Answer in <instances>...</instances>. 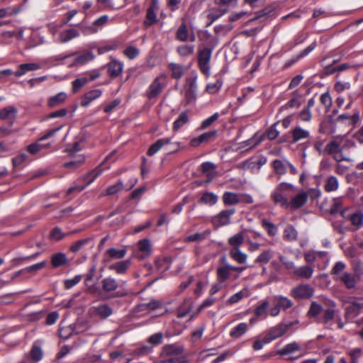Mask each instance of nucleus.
<instances>
[{
    "label": "nucleus",
    "instance_id": "nucleus-1",
    "mask_svg": "<svg viewBox=\"0 0 363 363\" xmlns=\"http://www.w3.org/2000/svg\"><path fill=\"white\" fill-rule=\"evenodd\" d=\"M294 186L286 182L278 184L270 195V198L276 205L282 208H289V196L294 191Z\"/></svg>",
    "mask_w": 363,
    "mask_h": 363
},
{
    "label": "nucleus",
    "instance_id": "nucleus-2",
    "mask_svg": "<svg viewBox=\"0 0 363 363\" xmlns=\"http://www.w3.org/2000/svg\"><path fill=\"white\" fill-rule=\"evenodd\" d=\"M196 80L197 74L195 72H192L186 79V84L183 88L185 105L193 104L196 100Z\"/></svg>",
    "mask_w": 363,
    "mask_h": 363
},
{
    "label": "nucleus",
    "instance_id": "nucleus-3",
    "mask_svg": "<svg viewBox=\"0 0 363 363\" xmlns=\"http://www.w3.org/2000/svg\"><path fill=\"white\" fill-rule=\"evenodd\" d=\"M119 286L117 280L111 277H108L102 279V290L109 294V298H121L127 295V293L122 291H117Z\"/></svg>",
    "mask_w": 363,
    "mask_h": 363
},
{
    "label": "nucleus",
    "instance_id": "nucleus-4",
    "mask_svg": "<svg viewBox=\"0 0 363 363\" xmlns=\"http://www.w3.org/2000/svg\"><path fill=\"white\" fill-rule=\"evenodd\" d=\"M363 310V298H352L347 301V306L345 308V318L347 320L352 321Z\"/></svg>",
    "mask_w": 363,
    "mask_h": 363
},
{
    "label": "nucleus",
    "instance_id": "nucleus-5",
    "mask_svg": "<svg viewBox=\"0 0 363 363\" xmlns=\"http://www.w3.org/2000/svg\"><path fill=\"white\" fill-rule=\"evenodd\" d=\"M211 53L212 50L210 48H205L199 51L198 56V63L199 69L206 76L209 75V62L211 60Z\"/></svg>",
    "mask_w": 363,
    "mask_h": 363
},
{
    "label": "nucleus",
    "instance_id": "nucleus-6",
    "mask_svg": "<svg viewBox=\"0 0 363 363\" xmlns=\"http://www.w3.org/2000/svg\"><path fill=\"white\" fill-rule=\"evenodd\" d=\"M290 325L279 323L269 329L264 335V342H271L278 337L283 336L289 329Z\"/></svg>",
    "mask_w": 363,
    "mask_h": 363
},
{
    "label": "nucleus",
    "instance_id": "nucleus-7",
    "mask_svg": "<svg viewBox=\"0 0 363 363\" xmlns=\"http://www.w3.org/2000/svg\"><path fill=\"white\" fill-rule=\"evenodd\" d=\"M314 290L308 284H302L294 287L291 292L295 298H309L313 295Z\"/></svg>",
    "mask_w": 363,
    "mask_h": 363
},
{
    "label": "nucleus",
    "instance_id": "nucleus-8",
    "mask_svg": "<svg viewBox=\"0 0 363 363\" xmlns=\"http://www.w3.org/2000/svg\"><path fill=\"white\" fill-rule=\"evenodd\" d=\"M183 352L184 347L177 344L166 345L162 348V354L169 357V361L173 359H179L182 356Z\"/></svg>",
    "mask_w": 363,
    "mask_h": 363
},
{
    "label": "nucleus",
    "instance_id": "nucleus-9",
    "mask_svg": "<svg viewBox=\"0 0 363 363\" xmlns=\"http://www.w3.org/2000/svg\"><path fill=\"white\" fill-rule=\"evenodd\" d=\"M102 172V170L100 169V167H97L95 169L89 172L84 178L83 179H86L89 177H91V179L87 182V183L84 186H78L75 185L68 189L67 191V194H71L74 191H82L83 189H85L86 186L91 184Z\"/></svg>",
    "mask_w": 363,
    "mask_h": 363
},
{
    "label": "nucleus",
    "instance_id": "nucleus-10",
    "mask_svg": "<svg viewBox=\"0 0 363 363\" xmlns=\"http://www.w3.org/2000/svg\"><path fill=\"white\" fill-rule=\"evenodd\" d=\"M235 213V209H226L220 211L213 218V223L216 226H223L230 223V217Z\"/></svg>",
    "mask_w": 363,
    "mask_h": 363
},
{
    "label": "nucleus",
    "instance_id": "nucleus-11",
    "mask_svg": "<svg viewBox=\"0 0 363 363\" xmlns=\"http://www.w3.org/2000/svg\"><path fill=\"white\" fill-rule=\"evenodd\" d=\"M162 78H164V75L156 77L150 85L146 94L149 99L155 98L162 92L164 88V84L161 82Z\"/></svg>",
    "mask_w": 363,
    "mask_h": 363
},
{
    "label": "nucleus",
    "instance_id": "nucleus-12",
    "mask_svg": "<svg viewBox=\"0 0 363 363\" xmlns=\"http://www.w3.org/2000/svg\"><path fill=\"white\" fill-rule=\"evenodd\" d=\"M89 311L101 319H106L113 314V309L106 303L92 306Z\"/></svg>",
    "mask_w": 363,
    "mask_h": 363
},
{
    "label": "nucleus",
    "instance_id": "nucleus-13",
    "mask_svg": "<svg viewBox=\"0 0 363 363\" xmlns=\"http://www.w3.org/2000/svg\"><path fill=\"white\" fill-rule=\"evenodd\" d=\"M308 193L301 191L292 197L289 201V208L291 210H296L303 206L308 201Z\"/></svg>",
    "mask_w": 363,
    "mask_h": 363
},
{
    "label": "nucleus",
    "instance_id": "nucleus-14",
    "mask_svg": "<svg viewBox=\"0 0 363 363\" xmlns=\"http://www.w3.org/2000/svg\"><path fill=\"white\" fill-rule=\"evenodd\" d=\"M18 109L13 106H8L0 109V119L7 121L11 126L17 116Z\"/></svg>",
    "mask_w": 363,
    "mask_h": 363
},
{
    "label": "nucleus",
    "instance_id": "nucleus-15",
    "mask_svg": "<svg viewBox=\"0 0 363 363\" xmlns=\"http://www.w3.org/2000/svg\"><path fill=\"white\" fill-rule=\"evenodd\" d=\"M158 9L157 0H152L151 4L147 10L144 24L146 26H151L157 21L156 11Z\"/></svg>",
    "mask_w": 363,
    "mask_h": 363
},
{
    "label": "nucleus",
    "instance_id": "nucleus-16",
    "mask_svg": "<svg viewBox=\"0 0 363 363\" xmlns=\"http://www.w3.org/2000/svg\"><path fill=\"white\" fill-rule=\"evenodd\" d=\"M313 267L311 265H303L296 267L292 274L298 279L308 280L313 277Z\"/></svg>",
    "mask_w": 363,
    "mask_h": 363
},
{
    "label": "nucleus",
    "instance_id": "nucleus-17",
    "mask_svg": "<svg viewBox=\"0 0 363 363\" xmlns=\"http://www.w3.org/2000/svg\"><path fill=\"white\" fill-rule=\"evenodd\" d=\"M291 134L292 142L294 143L308 139L311 136L310 132L308 130L303 128L300 125H296L293 129H291Z\"/></svg>",
    "mask_w": 363,
    "mask_h": 363
},
{
    "label": "nucleus",
    "instance_id": "nucleus-18",
    "mask_svg": "<svg viewBox=\"0 0 363 363\" xmlns=\"http://www.w3.org/2000/svg\"><path fill=\"white\" fill-rule=\"evenodd\" d=\"M138 246L139 253L136 255V256L139 259H143L150 255L152 252V246L150 241L148 239L140 240L138 243Z\"/></svg>",
    "mask_w": 363,
    "mask_h": 363
},
{
    "label": "nucleus",
    "instance_id": "nucleus-19",
    "mask_svg": "<svg viewBox=\"0 0 363 363\" xmlns=\"http://www.w3.org/2000/svg\"><path fill=\"white\" fill-rule=\"evenodd\" d=\"M131 264V259H128L114 262L108 266V269L113 271L117 274H124L126 273Z\"/></svg>",
    "mask_w": 363,
    "mask_h": 363
},
{
    "label": "nucleus",
    "instance_id": "nucleus-20",
    "mask_svg": "<svg viewBox=\"0 0 363 363\" xmlns=\"http://www.w3.org/2000/svg\"><path fill=\"white\" fill-rule=\"evenodd\" d=\"M176 38L178 40L182 42H186L188 40L191 42H194L196 40V37L194 33L189 34L185 23L181 24L178 28L176 33Z\"/></svg>",
    "mask_w": 363,
    "mask_h": 363
},
{
    "label": "nucleus",
    "instance_id": "nucleus-21",
    "mask_svg": "<svg viewBox=\"0 0 363 363\" xmlns=\"http://www.w3.org/2000/svg\"><path fill=\"white\" fill-rule=\"evenodd\" d=\"M329 306L330 307L328 308L324 311L323 315L318 318V323L325 325L335 317L336 311L335 308L336 306V303L333 301H330Z\"/></svg>",
    "mask_w": 363,
    "mask_h": 363
},
{
    "label": "nucleus",
    "instance_id": "nucleus-22",
    "mask_svg": "<svg viewBox=\"0 0 363 363\" xmlns=\"http://www.w3.org/2000/svg\"><path fill=\"white\" fill-rule=\"evenodd\" d=\"M347 220L351 223V225L355 230L363 227V212L361 210L355 211L347 217Z\"/></svg>",
    "mask_w": 363,
    "mask_h": 363
},
{
    "label": "nucleus",
    "instance_id": "nucleus-23",
    "mask_svg": "<svg viewBox=\"0 0 363 363\" xmlns=\"http://www.w3.org/2000/svg\"><path fill=\"white\" fill-rule=\"evenodd\" d=\"M30 359L33 362H37L43 359L44 352L39 341H36L32 345L29 352Z\"/></svg>",
    "mask_w": 363,
    "mask_h": 363
},
{
    "label": "nucleus",
    "instance_id": "nucleus-24",
    "mask_svg": "<svg viewBox=\"0 0 363 363\" xmlns=\"http://www.w3.org/2000/svg\"><path fill=\"white\" fill-rule=\"evenodd\" d=\"M168 67L172 72V77L176 79H181L188 69L187 67L174 62L169 63Z\"/></svg>",
    "mask_w": 363,
    "mask_h": 363
},
{
    "label": "nucleus",
    "instance_id": "nucleus-25",
    "mask_svg": "<svg viewBox=\"0 0 363 363\" xmlns=\"http://www.w3.org/2000/svg\"><path fill=\"white\" fill-rule=\"evenodd\" d=\"M231 265L225 264L217 268L216 276L218 281L223 283L230 277Z\"/></svg>",
    "mask_w": 363,
    "mask_h": 363
},
{
    "label": "nucleus",
    "instance_id": "nucleus-26",
    "mask_svg": "<svg viewBox=\"0 0 363 363\" xmlns=\"http://www.w3.org/2000/svg\"><path fill=\"white\" fill-rule=\"evenodd\" d=\"M50 262L53 267L58 268L67 265L68 259L65 253L57 252L52 255Z\"/></svg>",
    "mask_w": 363,
    "mask_h": 363
},
{
    "label": "nucleus",
    "instance_id": "nucleus-27",
    "mask_svg": "<svg viewBox=\"0 0 363 363\" xmlns=\"http://www.w3.org/2000/svg\"><path fill=\"white\" fill-rule=\"evenodd\" d=\"M216 165L211 162H206L201 164V170L208 177L207 182H211L216 175Z\"/></svg>",
    "mask_w": 363,
    "mask_h": 363
},
{
    "label": "nucleus",
    "instance_id": "nucleus-28",
    "mask_svg": "<svg viewBox=\"0 0 363 363\" xmlns=\"http://www.w3.org/2000/svg\"><path fill=\"white\" fill-rule=\"evenodd\" d=\"M102 91L100 89H94L86 92L82 99L81 106H87L92 101L100 97Z\"/></svg>",
    "mask_w": 363,
    "mask_h": 363
},
{
    "label": "nucleus",
    "instance_id": "nucleus-29",
    "mask_svg": "<svg viewBox=\"0 0 363 363\" xmlns=\"http://www.w3.org/2000/svg\"><path fill=\"white\" fill-rule=\"evenodd\" d=\"M79 36V32L74 28H69L62 31L59 35L60 42L62 43H67L74 38Z\"/></svg>",
    "mask_w": 363,
    "mask_h": 363
},
{
    "label": "nucleus",
    "instance_id": "nucleus-30",
    "mask_svg": "<svg viewBox=\"0 0 363 363\" xmlns=\"http://www.w3.org/2000/svg\"><path fill=\"white\" fill-rule=\"evenodd\" d=\"M106 253L108 256L106 259V261L109 262L111 259H121L123 258L127 253V250L125 248L116 249L114 247H111L107 250Z\"/></svg>",
    "mask_w": 363,
    "mask_h": 363
},
{
    "label": "nucleus",
    "instance_id": "nucleus-31",
    "mask_svg": "<svg viewBox=\"0 0 363 363\" xmlns=\"http://www.w3.org/2000/svg\"><path fill=\"white\" fill-rule=\"evenodd\" d=\"M315 104L314 98H311L307 103V106L298 114L301 121L303 122H309L312 118L311 108Z\"/></svg>",
    "mask_w": 363,
    "mask_h": 363
},
{
    "label": "nucleus",
    "instance_id": "nucleus-32",
    "mask_svg": "<svg viewBox=\"0 0 363 363\" xmlns=\"http://www.w3.org/2000/svg\"><path fill=\"white\" fill-rule=\"evenodd\" d=\"M299 352L298 355H301V347L297 342H291L286 345L284 347L278 351L280 355H286Z\"/></svg>",
    "mask_w": 363,
    "mask_h": 363
},
{
    "label": "nucleus",
    "instance_id": "nucleus-33",
    "mask_svg": "<svg viewBox=\"0 0 363 363\" xmlns=\"http://www.w3.org/2000/svg\"><path fill=\"white\" fill-rule=\"evenodd\" d=\"M123 64L117 60H113L108 64V73L111 77H117L123 72Z\"/></svg>",
    "mask_w": 363,
    "mask_h": 363
},
{
    "label": "nucleus",
    "instance_id": "nucleus-34",
    "mask_svg": "<svg viewBox=\"0 0 363 363\" xmlns=\"http://www.w3.org/2000/svg\"><path fill=\"white\" fill-rule=\"evenodd\" d=\"M193 308L191 299H185L177 310V315L179 318L186 317Z\"/></svg>",
    "mask_w": 363,
    "mask_h": 363
},
{
    "label": "nucleus",
    "instance_id": "nucleus-35",
    "mask_svg": "<svg viewBox=\"0 0 363 363\" xmlns=\"http://www.w3.org/2000/svg\"><path fill=\"white\" fill-rule=\"evenodd\" d=\"M217 133L216 130H212L203 134H201L197 138H195L191 140V145L193 147L199 146L201 143L207 142L211 138H214Z\"/></svg>",
    "mask_w": 363,
    "mask_h": 363
},
{
    "label": "nucleus",
    "instance_id": "nucleus-36",
    "mask_svg": "<svg viewBox=\"0 0 363 363\" xmlns=\"http://www.w3.org/2000/svg\"><path fill=\"white\" fill-rule=\"evenodd\" d=\"M338 278L348 289H354L357 283V279L355 277L348 272H344Z\"/></svg>",
    "mask_w": 363,
    "mask_h": 363
},
{
    "label": "nucleus",
    "instance_id": "nucleus-37",
    "mask_svg": "<svg viewBox=\"0 0 363 363\" xmlns=\"http://www.w3.org/2000/svg\"><path fill=\"white\" fill-rule=\"evenodd\" d=\"M230 257L239 264H244L247 259V255L242 252L240 247H233L229 252Z\"/></svg>",
    "mask_w": 363,
    "mask_h": 363
},
{
    "label": "nucleus",
    "instance_id": "nucleus-38",
    "mask_svg": "<svg viewBox=\"0 0 363 363\" xmlns=\"http://www.w3.org/2000/svg\"><path fill=\"white\" fill-rule=\"evenodd\" d=\"M222 199L226 206L236 205L241 201L239 194L230 191L225 192Z\"/></svg>",
    "mask_w": 363,
    "mask_h": 363
},
{
    "label": "nucleus",
    "instance_id": "nucleus-39",
    "mask_svg": "<svg viewBox=\"0 0 363 363\" xmlns=\"http://www.w3.org/2000/svg\"><path fill=\"white\" fill-rule=\"evenodd\" d=\"M40 68V65L38 63H26L19 65L18 69L15 72V75L21 77L25 74L27 72L34 71Z\"/></svg>",
    "mask_w": 363,
    "mask_h": 363
},
{
    "label": "nucleus",
    "instance_id": "nucleus-40",
    "mask_svg": "<svg viewBox=\"0 0 363 363\" xmlns=\"http://www.w3.org/2000/svg\"><path fill=\"white\" fill-rule=\"evenodd\" d=\"M172 142L170 138L159 139L149 147L147 154L150 156H152L157 153L164 145L170 144Z\"/></svg>",
    "mask_w": 363,
    "mask_h": 363
},
{
    "label": "nucleus",
    "instance_id": "nucleus-41",
    "mask_svg": "<svg viewBox=\"0 0 363 363\" xmlns=\"http://www.w3.org/2000/svg\"><path fill=\"white\" fill-rule=\"evenodd\" d=\"M289 162L284 160H275L272 162V167L277 174L279 176L284 175L287 170Z\"/></svg>",
    "mask_w": 363,
    "mask_h": 363
},
{
    "label": "nucleus",
    "instance_id": "nucleus-42",
    "mask_svg": "<svg viewBox=\"0 0 363 363\" xmlns=\"http://www.w3.org/2000/svg\"><path fill=\"white\" fill-rule=\"evenodd\" d=\"M272 11V7L267 6L262 10L256 12L255 16L251 19H250L245 24L249 25L251 22H253L255 21H264L269 16V13H271Z\"/></svg>",
    "mask_w": 363,
    "mask_h": 363
},
{
    "label": "nucleus",
    "instance_id": "nucleus-43",
    "mask_svg": "<svg viewBox=\"0 0 363 363\" xmlns=\"http://www.w3.org/2000/svg\"><path fill=\"white\" fill-rule=\"evenodd\" d=\"M248 330V325L245 323H240L230 332V336L234 339H238L243 335Z\"/></svg>",
    "mask_w": 363,
    "mask_h": 363
},
{
    "label": "nucleus",
    "instance_id": "nucleus-44",
    "mask_svg": "<svg viewBox=\"0 0 363 363\" xmlns=\"http://www.w3.org/2000/svg\"><path fill=\"white\" fill-rule=\"evenodd\" d=\"M225 13H226V10L219 9L218 8L210 9L207 15V18L209 21L207 25H211L215 21L218 19Z\"/></svg>",
    "mask_w": 363,
    "mask_h": 363
},
{
    "label": "nucleus",
    "instance_id": "nucleus-45",
    "mask_svg": "<svg viewBox=\"0 0 363 363\" xmlns=\"http://www.w3.org/2000/svg\"><path fill=\"white\" fill-rule=\"evenodd\" d=\"M67 94L65 92H60L55 96L50 97L48 99V105L50 107L57 106L65 101L67 99Z\"/></svg>",
    "mask_w": 363,
    "mask_h": 363
},
{
    "label": "nucleus",
    "instance_id": "nucleus-46",
    "mask_svg": "<svg viewBox=\"0 0 363 363\" xmlns=\"http://www.w3.org/2000/svg\"><path fill=\"white\" fill-rule=\"evenodd\" d=\"M85 157L83 155H78L74 159L69 162H66L64 167L72 170H75L79 168L84 162Z\"/></svg>",
    "mask_w": 363,
    "mask_h": 363
},
{
    "label": "nucleus",
    "instance_id": "nucleus-47",
    "mask_svg": "<svg viewBox=\"0 0 363 363\" xmlns=\"http://www.w3.org/2000/svg\"><path fill=\"white\" fill-rule=\"evenodd\" d=\"M340 144L336 140L330 141L324 148V153L328 155H335L336 153H340Z\"/></svg>",
    "mask_w": 363,
    "mask_h": 363
},
{
    "label": "nucleus",
    "instance_id": "nucleus-48",
    "mask_svg": "<svg viewBox=\"0 0 363 363\" xmlns=\"http://www.w3.org/2000/svg\"><path fill=\"white\" fill-rule=\"evenodd\" d=\"M273 257V252L271 250H266L260 253L255 259V262L259 264H264L269 262Z\"/></svg>",
    "mask_w": 363,
    "mask_h": 363
},
{
    "label": "nucleus",
    "instance_id": "nucleus-49",
    "mask_svg": "<svg viewBox=\"0 0 363 363\" xmlns=\"http://www.w3.org/2000/svg\"><path fill=\"white\" fill-rule=\"evenodd\" d=\"M274 303L280 309L286 310L292 306V302L288 298L279 296L274 297Z\"/></svg>",
    "mask_w": 363,
    "mask_h": 363
},
{
    "label": "nucleus",
    "instance_id": "nucleus-50",
    "mask_svg": "<svg viewBox=\"0 0 363 363\" xmlns=\"http://www.w3.org/2000/svg\"><path fill=\"white\" fill-rule=\"evenodd\" d=\"M46 265H47V262L43 261V262H38L37 264H33L31 266L25 267L24 269H23L21 270V272L23 273H30L32 274H37V272L38 271L45 268L46 267Z\"/></svg>",
    "mask_w": 363,
    "mask_h": 363
},
{
    "label": "nucleus",
    "instance_id": "nucleus-51",
    "mask_svg": "<svg viewBox=\"0 0 363 363\" xmlns=\"http://www.w3.org/2000/svg\"><path fill=\"white\" fill-rule=\"evenodd\" d=\"M189 121V116L186 112H182L179 114L178 118L173 123V130H178L184 125Z\"/></svg>",
    "mask_w": 363,
    "mask_h": 363
},
{
    "label": "nucleus",
    "instance_id": "nucleus-52",
    "mask_svg": "<svg viewBox=\"0 0 363 363\" xmlns=\"http://www.w3.org/2000/svg\"><path fill=\"white\" fill-rule=\"evenodd\" d=\"M94 57V55L91 52H86V53L77 57L74 60L73 65H84L93 60Z\"/></svg>",
    "mask_w": 363,
    "mask_h": 363
},
{
    "label": "nucleus",
    "instance_id": "nucleus-53",
    "mask_svg": "<svg viewBox=\"0 0 363 363\" xmlns=\"http://www.w3.org/2000/svg\"><path fill=\"white\" fill-rule=\"evenodd\" d=\"M244 242V235L242 233H238L233 236L230 237L228 242L233 247H239Z\"/></svg>",
    "mask_w": 363,
    "mask_h": 363
},
{
    "label": "nucleus",
    "instance_id": "nucleus-54",
    "mask_svg": "<svg viewBox=\"0 0 363 363\" xmlns=\"http://www.w3.org/2000/svg\"><path fill=\"white\" fill-rule=\"evenodd\" d=\"M298 232L292 225L288 226L284 231V238L288 241H294L297 239Z\"/></svg>",
    "mask_w": 363,
    "mask_h": 363
},
{
    "label": "nucleus",
    "instance_id": "nucleus-55",
    "mask_svg": "<svg viewBox=\"0 0 363 363\" xmlns=\"http://www.w3.org/2000/svg\"><path fill=\"white\" fill-rule=\"evenodd\" d=\"M215 4L218 6L219 9L226 10V13L228 11V7L232 5L236 6L238 4V0H214Z\"/></svg>",
    "mask_w": 363,
    "mask_h": 363
},
{
    "label": "nucleus",
    "instance_id": "nucleus-56",
    "mask_svg": "<svg viewBox=\"0 0 363 363\" xmlns=\"http://www.w3.org/2000/svg\"><path fill=\"white\" fill-rule=\"evenodd\" d=\"M323 311V307L321 305L315 301H312L311 303L310 308L308 311V315L311 318H317L318 315Z\"/></svg>",
    "mask_w": 363,
    "mask_h": 363
},
{
    "label": "nucleus",
    "instance_id": "nucleus-57",
    "mask_svg": "<svg viewBox=\"0 0 363 363\" xmlns=\"http://www.w3.org/2000/svg\"><path fill=\"white\" fill-rule=\"evenodd\" d=\"M20 11L21 9L19 7L9 6L7 8L0 9V18L17 15Z\"/></svg>",
    "mask_w": 363,
    "mask_h": 363
},
{
    "label": "nucleus",
    "instance_id": "nucleus-58",
    "mask_svg": "<svg viewBox=\"0 0 363 363\" xmlns=\"http://www.w3.org/2000/svg\"><path fill=\"white\" fill-rule=\"evenodd\" d=\"M339 186L337 178L334 176H330L328 178L325 185V189L328 192L333 191L337 189Z\"/></svg>",
    "mask_w": 363,
    "mask_h": 363
},
{
    "label": "nucleus",
    "instance_id": "nucleus-59",
    "mask_svg": "<svg viewBox=\"0 0 363 363\" xmlns=\"http://www.w3.org/2000/svg\"><path fill=\"white\" fill-rule=\"evenodd\" d=\"M262 226L267 231L269 236L273 237L277 235V228L276 225L267 219H263L262 220Z\"/></svg>",
    "mask_w": 363,
    "mask_h": 363
},
{
    "label": "nucleus",
    "instance_id": "nucleus-60",
    "mask_svg": "<svg viewBox=\"0 0 363 363\" xmlns=\"http://www.w3.org/2000/svg\"><path fill=\"white\" fill-rule=\"evenodd\" d=\"M201 201L208 205H214L218 201V197L216 194L211 192H206L201 198Z\"/></svg>",
    "mask_w": 363,
    "mask_h": 363
},
{
    "label": "nucleus",
    "instance_id": "nucleus-61",
    "mask_svg": "<svg viewBox=\"0 0 363 363\" xmlns=\"http://www.w3.org/2000/svg\"><path fill=\"white\" fill-rule=\"evenodd\" d=\"M177 52L180 56L185 57L193 54L194 51V46L191 45H183L179 46L177 49Z\"/></svg>",
    "mask_w": 363,
    "mask_h": 363
},
{
    "label": "nucleus",
    "instance_id": "nucleus-62",
    "mask_svg": "<svg viewBox=\"0 0 363 363\" xmlns=\"http://www.w3.org/2000/svg\"><path fill=\"white\" fill-rule=\"evenodd\" d=\"M248 296V293L247 289H243L234 295L231 296L230 298L228 301V303L229 304H234L235 303H238L241 299H242L244 297Z\"/></svg>",
    "mask_w": 363,
    "mask_h": 363
},
{
    "label": "nucleus",
    "instance_id": "nucleus-63",
    "mask_svg": "<svg viewBox=\"0 0 363 363\" xmlns=\"http://www.w3.org/2000/svg\"><path fill=\"white\" fill-rule=\"evenodd\" d=\"M91 240L90 238H84L79 240L74 243H73L70 247L69 250L71 252L76 253L79 252L85 245L88 244L89 241Z\"/></svg>",
    "mask_w": 363,
    "mask_h": 363
},
{
    "label": "nucleus",
    "instance_id": "nucleus-64",
    "mask_svg": "<svg viewBox=\"0 0 363 363\" xmlns=\"http://www.w3.org/2000/svg\"><path fill=\"white\" fill-rule=\"evenodd\" d=\"M123 188V183L120 180L115 184L107 188L106 195H113L121 191Z\"/></svg>",
    "mask_w": 363,
    "mask_h": 363
}]
</instances>
